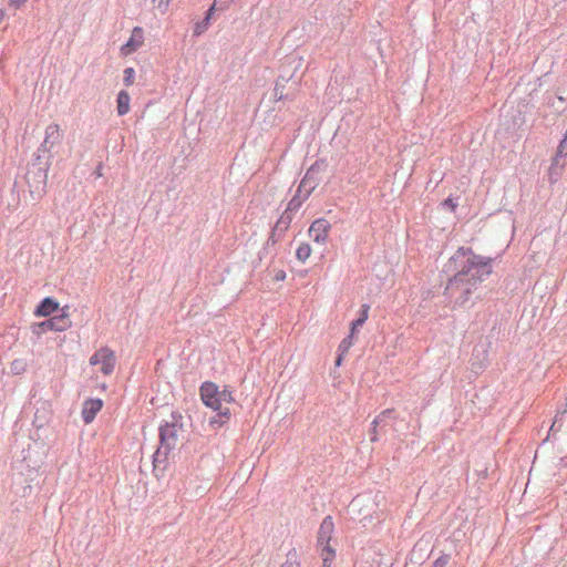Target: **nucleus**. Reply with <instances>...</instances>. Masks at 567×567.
<instances>
[{"mask_svg":"<svg viewBox=\"0 0 567 567\" xmlns=\"http://www.w3.org/2000/svg\"><path fill=\"white\" fill-rule=\"evenodd\" d=\"M491 258L478 256L470 249H458L450 260L456 272L446 289L452 292L460 291L462 303L466 302L476 286L491 275Z\"/></svg>","mask_w":567,"mask_h":567,"instance_id":"1","label":"nucleus"},{"mask_svg":"<svg viewBox=\"0 0 567 567\" xmlns=\"http://www.w3.org/2000/svg\"><path fill=\"white\" fill-rule=\"evenodd\" d=\"M199 393L203 403L218 413V416L221 419L220 424L230 419L229 405L235 401L230 388L224 386L220 390L214 382H204L200 385Z\"/></svg>","mask_w":567,"mask_h":567,"instance_id":"2","label":"nucleus"},{"mask_svg":"<svg viewBox=\"0 0 567 567\" xmlns=\"http://www.w3.org/2000/svg\"><path fill=\"white\" fill-rule=\"evenodd\" d=\"M183 433V424L178 420L165 423L161 427V446L157 452L164 450V453L167 454L175 450L182 440Z\"/></svg>","mask_w":567,"mask_h":567,"instance_id":"3","label":"nucleus"},{"mask_svg":"<svg viewBox=\"0 0 567 567\" xmlns=\"http://www.w3.org/2000/svg\"><path fill=\"white\" fill-rule=\"evenodd\" d=\"M90 364L93 367H99V371L103 375H110L113 373L116 358L113 350L107 347H103L96 350L89 360Z\"/></svg>","mask_w":567,"mask_h":567,"instance_id":"4","label":"nucleus"},{"mask_svg":"<svg viewBox=\"0 0 567 567\" xmlns=\"http://www.w3.org/2000/svg\"><path fill=\"white\" fill-rule=\"evenodd\" d=\"M331 224L326 218L316 219L309 227L310 238L319 245H324L329 238Z\"/></svg>","mask_w":567,"mask_h":567,"instance_id":"5","label":"nucleus"},{"mask_svg":"<svg viewBox=\"0 0 567 567\" xmlns=\"http://www.w3.org/2000/svg\"><path fill=\"white\" fill-rule=\"evenodd\" d=\"M144 44V30L141 27H135L132 30L131 37L126 43H124L120 52L123 56H128L136 52Z\"/></svg>","mask_w":567,"mask_h":567,"instance_id":"6","label":"nucleus"},{"mask_svg":"<svg viewBox=\"0 0 567 567\" xmlns=\"http://www.w3.org/2000/svg\"><path fill=\"white\" fill-rule=\"evenodd\" d=\"M72 322L69 319L68 313L52 317L51 319L43 321L38 327L43 331H65L71 327Z\"/></svg>","mask_w":567,"mask_h":567,"instance_id":"7","label":"nucleus"},{"mask_svg":"<svg viewBox=\"0 0 567 567\" xmlns=\"http://www.w3.org/2000/svg\"><path fill=\"white\" fill-rule=\"evenodd\" d=\"M103 401L101 399H87L82 405V419L85 424H90L96 414L102 410Z\"/></svg>","mask_w":567,"mask_h":567,"instance_id":"8","label":"nucleus"},{"mask_svg":"<svg viewBox=\"0 0 567 567\" xmlns=\"http://www.w3.org/2000/svg\"><path fill=\"white\" fill-rule=\"evenodd\" d=\"M334 534V523L331 516H327L322 519L317 537V545L331 544Z\"/></svg>","mask_w":567,"mask_h":567,"instance_id":"9","label":"nucleus"},{"mask_svg":"<svg viewBox=\"0 0 567 567\" xmlns=\"http://www.w3.org/2000/svg\"><path fill=\"white\" fill-rule=\"evenodd\" d=\"M59 309V302L48 297L44 298L34 311L35 317H48Z\"/></svg>","mask_w":567,"mask_h":567,"instance_id":"10","label":"nucleus"},{"mask_svg":"<svg viewBox=\"0 0 567 567\" xmlns=\"http://www.w3.org/2000/svg\"><path fill=\"white\" fill-rule=\"evenodd\" d=\"M317 550L320 558L322 559L321 567H332V563L336 559L337 553L331 544L317 545Z\"/></svg>","mask_w":567,"mask_h":567,"instance_id":"11","label":"nucleus"},{"mask_svg":"<svg viewBox=\"0 0 567 567\" xmlns=\"http://www.w3.org/2000/svg\"><path fill=\"white\" fill-rule=\"evenodd\" d=\"M131 96L127 91L122 90L117 94L116 99V111L120 116H123L130 112Z\"/></svg>","mask_w":567,"mask_h":567,"instance_id":"12","label":"nucleus"},{"mask_svg":"<svg viewBox=\"0 0 567 567\" xmlns=\"http://www.w3.org/2000/svg\"><path fill=\"white\" fill-rule=\"evenodd\" d=\"M61 140V128L60 125L56 123L50 124L45 128V138L44 144H54L58 143Z\"/></svg>","mask_w":567,"mask_h":567,"instance_id":"13","label":"nucleus"},{"mask_svg":"<svg viewBox=\"0 0 567 567\" xmlns=\"http://www.w3.org/2000/svg\"><path fill=\"white\" fill-rule=\"evenodd\" d=\"M368 318H369V306L368 305H363L361 307L359 318L351 322L350 333H352V336H355L357 331H358V328L363 326L364 322L368 320Z\"/></svg>","mask_w":567,"mask_h":567,"instance_id":"14","label":"nucleus"},{"mask_svg":"<svg viewBox=\"0 0 567 567\" xmlns=\"http://www.w3.org/2000/svg\"><path fill=\"white\" fill-rule=\"evenodd\" d=\"M312 254L311 246L308 243H302L296 250V257L300 262H306Z\"/></svg>","mask_w":567,"mask_h":567,"instance_id":"15","label":"nucleus"},{"mask_svg":"<svg viewBox=\"0 0 567 567\" xmlns=\"http://www.w3.org/2000/svg\"><path fill=\"white\" fill-rule=\"evenodd\" d=\"M280 567H301L300 557L296 548L287 553L286 561Z\"/></svg>","mask_w":567,"mask_h":567,"instance_id":"16","label":"nucleus"},{"mask_svg":"<svg viewBox=\"0 0 567 567\" xmlns=\"http://www.w3.org/2000/svg\"><path fill=\"white\" fill-rule=\"evenodd\" d=\"M355 336H352V333H349L347 338H344L340 344H339V352L342 354H347L350 348L354 344Z\"/></svg>","mask_w":567,"mask_h":567,"instance_id":"17","label":"nucleus"},{"mask_svg":"<svg viewBox=\"0 0 567 567\" xmlns=\"http://www.w3.org/2000/svg\"><path fill=\"white\" fill-rule=\"evenodd\" d=\"M173 0H151L154 9L158 11L161 14H164L168 11Z\"/></svg>","mask_w":567,"mask_h":567,"instance_id":"18","label":"nucleus"},{"mask_svg":"<svg viewBox=\"0 0 567 567\" xmlns=\"http://www.w3.org/2000/svg\"><path fill=\"white\" fill-rule=\"evenodd\" d=\"M124 74V83L126 86H131L134 84L135 81V70L133 68H126L123 72Z\"/></svg>","mask_w":567,"mask_h":567,"instance_id":"19","label":"nucleus"},{"mask_svg":"<svg viewBox=\"0 0 567 567\" xmlns=\"http://www.w3.org/2000/svg\"><path fill=\"white\" fill-rule=\"evenodd\" d=\"M208 25H209V17H206L202 22H198L195 25L194 34L195 35H200L202 33H204L208 29Z\"/></svg>","mask_w":567,"mask_h":567,"instance_id":"20","label":"nucleus"},{"mask_svg":"<svg viewBox=\"0 0 567 567\" xmlns=\"http://www.w3.org/2000/svg\"><path fill=\"white\" fill-rule=\"evenodd\" d=\"M302 187H309L308 193H310L316 187L315 184L310 183V171H308V173L306 174V176L301 181L299 189L302 188Z\"/></svg>","mask_w":567,"mask_h":567,"instance_id":"21","label":"nucleus"},{"mask_svg":"<svg viewBox=\"0 0 567 567\" xmlns=\"http://www.w3.org/2000/svg\"><path fill=\"white\" fill-rule=\"evenodd\" d=\"M565 154H567V140H566V136H564V140L558 145L556 157L563 156Z\"/></svg>","mask_w":567,"mask_h":567,"instance_id":"22","label":"nucleus"},{"mask_svg":"<svg viewBox=\"0 0 567 567\" xmlns=\"http://www.w3.org/2000/svg\"><path fill=\"white\" fill-rule=\"evenodd\" d=\"M274 97L276 101H281L284 99V86L276 84L274 89Z\"/></svg>","mask_w":567,"mask_h":567,"instance_id":"23","label":"nucleus"},{"mask_svg":"<svg viewBox=\"0 0 567 567\" xmlns=\"http://www.w3.org/2000/svg\"><path fill=\"white\" fill-rule=\"evenodd\" d=\"M449 564V556L439 557L432 565V567H445Z\"/></svg>","mask_w":567,"mask_h":567,"instance_id":"24","label":"nucleus"},{"mask_svg":"<svg viewBox=\"0 0 567 567\" xmlns=\"http://www.w3.org/2000/svg\"><path fill=\"white\" fill-rule=\"evenodd\" d=\"M443 206L447 207L451 212H455L457 205L453 198H447L443 202Z\"/></svg>","mask_w":567,"mask_h":567,"instance_id":"25","label":"nucleus"},{"mask_svg":"<svg viewBox=\"0 0 567 567\" xmlns=\"http://www.w3.org/2000/svg\"><path fill=\"white\" fill-rule=\"evenodd\" d=\"M379 421H380V416H378L377 419L373 420L372 422V425H373V433L374 435L371 437V441L374 442L378 440L377 437V425L379 424Z\"/></svg>","mask_w":567,"mask_h":567,"instance_id":"26","label":"nucleus"},{"mask_svg":"<svg viewBox=\"0 0 567 567\" xmlns=\"http://www.w3.org/2000/svg\"><path fill=\"white\" fill-rule=\"evenodd\" d=\"M27 1L28 0H9V4L18 9L21 6H23Z\"/></svg>","mask_w":567,"mask_h":567,"instance_id":"27","label":"nucleus"},{"mask_svg":"<svg viewBox=\"0 0 567 567\" xmlns=\"http://www.w3.org/2000/svg\"><path fill=\"white\" fill-rule=\"evenodd\" d=\"M286 279V272L284 270H278L275 275V280L284 281Z\"/></svg>","mask_w":567,"mask_h":567,"instance_id":"28","label":"nucleus"},{"mask_svg":"<svg viewBox=\"0 0 567 567\" xmlns=\"http://www.w3.org/2000/svg\"><path fill=\"white\" fill-rule=\"evenodd\" d=\"M344 355H346V354H342L341 352H339V355H338V358H337V360H336V365H337V367H340V365H341V363H342V360H343V357H344Z\"/></svg>","mask_w":567,"mask_h":567,"instance_id":"29","label":"nucleus"},{"mask_svg":"<svg viewBox=\"0 0 567 567\" xmlns=\"http://www.w3.org/2000/svg\"><path fill=\"white\" fill-rule=\"evenodd\" d=\"M215 7H216V0L214 1L213 6L209 8V10L207 12L206 17H209V19L212 18V14H213V11L215 10Z\"/></svg>","mask_w":567,"mask_h":567,"instance_id":"30","label":"nucleus"},{"mask_svg":"<svg viewBox=\"0 0 567 567\" xmlns=\"http://www.w3.org/2000/svg\"><path fill=\"white\" fill-rule=\"evenodd\" d=\"M4 17H6V12L0 9V23L3 21Z\"/></svg>","mask_w":567,"mask_h":567,"instance_id":"31","label":"nucleus"},{"mask_svg":"<svg viewBox=\"0 0 567 567\" xmlns=\"http://www.w3.org/2000/svg\"><path fill=\"white\" fill-rule=\"evenodd\" d=\"M390 412H391L390 410H385V411L382 412L381 415H384V414L390 413Z\"/></svg>","mask_w":567,"mask_h":567,"instance_id":"32","label":"nucleus"},{"mask_svg":"<svg viewBox=\"0 0 567 567\" xmlns=\"http://www.w3.org/2000/svg\"><path fill=\"white\" fill-rule=\"evenodd\" d=\"M293 202L295 199H292L291 202H289V207H291L293 205Z\"/></svg>","mask_w":567,"mask_h":567,"instance_id":"33","label":"nucleus"},{"mask_svg":"<svg viewBox=\"0 0 567 567\" xmlns=\"http://www.w3.org/2000/svg\"><path fill=\"white\" fill-rule=\"evenodd\" d=\"M565 136H566V140H567V130H566Z\"/></svg>","mask_w":567,"mask_h":567,"instance_id":"34","label":"nucleus"}]
</instances>
